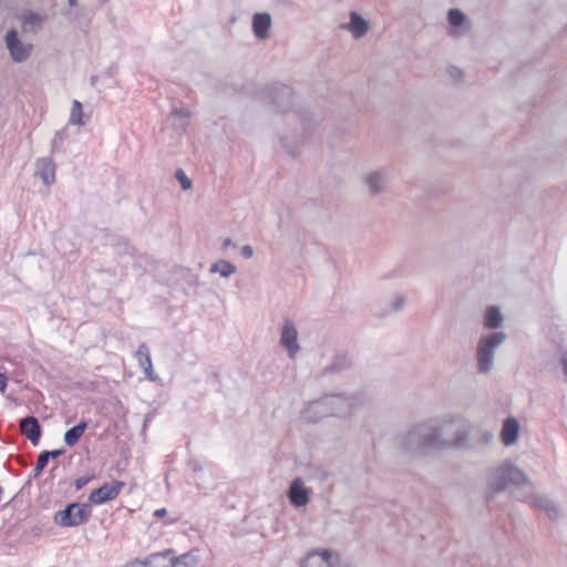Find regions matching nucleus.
<instances>
[{
	"mask_svg": "<svg viewBox=\"0 0 567 567\" xmlns=\"http://www.w3.org/2000/svg\"><path fill=\"white\" fill-rule=\"evenodd\" d=\"M271 16L269 13H255L252 17V31L257 39L266 40L271 28Z\"/></svg>",
	"mask_w": 567,
	"mask_h": 567,
	"instance_id": "obj_16",
	"label": "nucleus"
},
{
	"mask_svg": "<svg viewBox=\"0 0 567 567\" xmlns=\"http://www.w3.org/2000/svg\"><path fill=\"white\" fill-rule=\"evenodd\" d=\"M406 303V299L403 296H395L390 303L389 312L400 311Z\"/></svg>",
	"mask_w": 567,
	"mask_h": 567,
	"instance_id": "obj_31",
	"label": "nucleus"
},
{
	"mask_svg": "<svg viewBox=\"0 0 567 567\" xmlns=\"http://www.w3.org/2000/svg\"><path fill=\"white\" fill-rule=\"evenodd\" d=\"M20 430L33 445H37L41 435V427L34 416H28L21 420Z\"/></svg>",
	"mask_w": 567,
	"mask_h": 567,
	"instance_id": "obj_20",
	"label": "nucleus"
},
{
	"mask_svg": "<svg viewBox=\"0 0 567 567\" xmlns=\"http://www.w3.org/2000/svg\"><path fill=\"white\" fill-rule=\"evenodd\" d=\"M176 179L179 182L182 188L184 190H188L192 188L193 184L190 178L185 174L183 169H177L175 174Z\"/></svg>",
	"mask_w": 567,
	"mask_h": 567,
	"instance_id": "obj_30",
	"label": "nucleus"
},
{
	"mask_svg": "<svg viewBox=\"0 0 567 567\" xmlns=\"http://www.w3.org/2000/svg\"><path fill=\"white\" fill-rule=\"evenodd\" d=\"M519 422L515 417H507L503 422L501 441L505 446L514 445L519 437Z\"/></svg>",
	"mask_w": 567,
	"mask_h": 567,
	"instance_id": "obj_14",
	"label": "nucleus"
},
{
	"mask_svg": "<svg viewBox=\"0 0 567 567\" xmlns=\"http://www.w3.org/2000/svg\"><path fill=\"white\" fill-rule=\"evenodd\" d=\"M233 246H235V244L233 243V240L230 238H225L221 243L223 249H227Z\"/></svg>",
	"mask_w": 567,
	"mask_h": 567,
	"instance_id": "obj_39",
	"label": "nucleus"
},
{
	"mask_svg": "<svg viewBox=\"0 0 567 567\" xmlns=\"http://www.w3.org/2000/svg\"><path fill=\"white\" fill-rule=\"evenodd\" d=\"M270 103L281 112L288 110L291 105V90L286 85L274 89Z\"/></svg>",
	"mask_w": 567,
	"mask_h": 567,
	"instance_id": "obj_18",
	"label": "nucleus"
},
{
	"mask_svg": "<svg viewBox=\"0 0 567 567\" xmlns=\"http://www.w3.org/2000/svg\"><path fill=\"white\" fill-rule=\"evenodd\" d=\"M280 344L286 349L289 358L293 359L300 351L298 330L296 324L287 319L284 321L280 331Z\"/></svg>",
	"mask_w": 567,
	"mask_h": 567,
	"instance_id": "obj_9",
	"label": "nucleus"
},
{
	"mask_svg": "<svg viewBox=\"0 0 567 567\" xmlns=\"http://www.w3.org/2000/svg\"><path fill=\"white\" fill-rule=\"evenodd\" d=\"M49 462L48 454H43V452L39 455L37 465L34 467V476H38L43 468L47 466Z\"/></svg>",
	"mask_w": 567,
	"mask_h": 567,
	"instance_id": "obj_32",
	"label": "nucleus"
},
{
	"mask_svg": "<svg viewBox=\"0 0 567 567\" xmlns=\"http://www.w3.org/2000/svg\"><path fill=\"white\" fill-rule=\"evenodd\" d=\"M507 340V334L503 331L482 333L475 347V362L480 374H489L496 361L497 350Z\"/></svg>",
	"mask_w": 567,
	"mask_h": 567,
	"instance_id": "obj_3",
	"label": "nucleus"
},
{
	"mask_svg": "<svg viewBox=\"0 0 567 567\" xmlns=\"http://www.w3.org/2000/svg\"><path fill=\"white\" fill-rule=\"evenodd\" d=\"M504 318L499 308L489 306L485 309L483 326L485 329L496 330L503 326Z\"/></svg>",
	"mask_w": 567,
	"mask_h": 567,
	"instance_id": "obj_22",
	"label": "nucleus"
},
{
	"mask_svg": "<svg viewBox=\"0 0 567 567\" xmlns=\"http://www.w3.org/2000/svg\"><path fill=\"white\" fill-rule=\"evenodd\" d=\"M7 377L3 373H0V392L3 393L7 388Z\"/></svg>",
	"mask_w": 567,
	"mask_h": 567,
	"instance_id": "obj_37",
	"label": "nucleus"
},
{
	"mask_svg": "<svg viewBox=\"0 0 567 567\" xmlns=\"http://www.w3.org/2000/svg\"><path fill=\"white\" fill-rule=\"evenodd\" d=\"M311 489L301 477L292 480L288 491V499L296 507H305L310 502Z\"/></svg>",
	"mask_w": 567,
	"mask_h": 567,
	"instance_id": "obj_10",
	"label": "nucleus"
},
{
	"mask_svg": "<svg viewBox=\"0 0 567 567\" xmlns=\"http://www.w3.org/2000/svg\"><path fill=\"white\" fill-rule=\"evenodd\" d=\"M164 556L161 553L152 554L145 559H135L125 567H163Z\"/></svg>",
	"mask_w": 567,
	"mask_h": 567,
	"instance_id": "obj_24",
	"label": "nucleus"
},
{
	"mask_svg": "<svg viewBox=\"0 0 567 567\" xmlns=\"http://www.w3.org/2000/svg\"><path fill=\"white\" fill-rule=\"evenodd\" d=\"M164 556L163 567H195L198 557L194 551L185 553L178 557H172V550L162 553Z\"/></svg>",
	"mask_w": 567,
	"mask_h": 567,
	"instance_id": "obj_12",
	"label": "nucleus"
},
{
	"mask_svg": "<svg viewBox=\"0 0 567 567\" xmlns=\"http://www.w3.org/2000/svg\"><path fill=\"white\" fill-rule=\"evenodd\" d=\"M447 20L451 27L450 33L456 38L461 37L471 27L464 13L458 9H451L447 13Z\"/></svg>",
	"mask_w": 567,
	"mask_h": 567,
	"instance_id": "obj_13",
	"label": "nucleus"
},
{
	"mask_svg": "<svg viewBox=\"0 0 567 567\" xmlns=\"http://www.w3.org/2000/svg\"><path fill=\"white\" fill-rule=\"evenodd\" d=\"M436 451L464 449L470 441V424L460 415L426 420Z\"/></svg>",
	"mask_w": 567,
	"mask_h": 567,
	"instance_id": "obj_2",
	"label": "nucleus"
},
{
	"mask_svg": "<svg viewBox=\"0 0 567 567\" xmlns=\"http://www.w3.org/2000/svg\"><path fill=\"white\" fill-rule=\"evenodd\" d=\"M342 29L348 30L353 38L360 39L369 30V23L357 12L350 13V21L341 25Z\"/></svg>",
	"mask_w": 567,
	"mask_h": 567,
	"instance_id": "obj_17",
	"label": "nucleus"
},
{
	"mask_svg": "<svg viewBox=\"0 0 567 567\" xmlns=\"http://www.w3.org/2000/svg\"><path fill=\"white\" fill-rule=\"evenodd\" d=\"M167 511L165 508H159L154 512V515L158 518H162L166 515Z\"/></svg>",
	"mask_w": 567,
	"mask_h": 567,
	"instance_id": "obj_40",
	"label": "nucleus"
},
{
	"mask_svg": "<svg viewBox=\"0 0 567 567\" xmlns=\"http://www.w3.org/2000/svg\"><path fill=\"white\" fill-rule=\"evenodd\" d=\"M124 483L114 482L113 484H104L100 488L91 492L89 499L94 504H103L107 501L114 499L121 492Z\"/></svg>",
	"mask_w": 567,
	"mask_h": 567,
	"instance_id": "obj_11",
	"label": "nucleus"
},
{
	"mask_svg": "<svg viewBox=\"0 0 567 567\" xmlns=\"http://www.w3.org/2000/svg\"><path fill=\"white\" fill-rule=\"evenodd\" d=\"M69 124L79 125V126H82L85 124L83 121L82 104L78 100H74L72 102V107H71L70 117H69Z\"/></svg>",
	"mask_w": 567,
	"mask_h": 567,
	"instance_id": "obj_28",
	"label": "nucleus"
},
{
	"mask_svg": "<svg viewBox=\"0 0 567 567\" xmlns=\"http://www.w3.org/2000/svg\"><path fill=\"white\" fill-rule=\"evenodd\" d=\"M351 365V360L347 354H338L332 361L326 367L327 372H340L348 369Z\"/></svg>",
	"mask_w": 567,
	"mask_h": 567,
	"instance_id": "obj_27",
	"label": "nucleus"
},
{
	"mask_svg": "<svg viewBox=\"0 0 567 567\" xmlns=\"http://www.w3.org/2000/svg\"><path fill=\"white\" fill-rule=\"evenodd\" d=\"M4 44L14 63H24L33 53V44L24 41L17 30H10L4 37Z\"/></svg>",
	"mask_w": 567,
	"mask_h": 567,
	"instance_id": "obj_7",
	"label": "nucleus"
},
{
	"mask_svg": "<svg viewBox=\"0 0 567 567\" xmlns=\"http://www.w3.org/2000/svg\"><path fill=\"white\" fill-rule=\"evenodd\" d=\"M35 174L45 185H51L55 181V165L50 157H42L35 162Z\"/></svg>",
	"mask_w": 567,
	"mask_h": 567,
	"instance_id": "obj_15",
	"label": "nucleus"
},
{
	"mask_svg": "<svg viewBox=\"0 0 567 567\" xmlns=\"http://www.w3.org/2000/svg\"><path fill=\"white\" fill-rule=\"evenodd\" d=\"M43 17L37 13L25 14L22 19V29L27 33H38L43 27Z\"/></svg>",
	"mask_w": 567,
	"mask_h": 567,
	"instance_id": "obj_23",
	"label": "nucleus"
},
{
	"mask_svg": "<svg viewBox=\"0 0 567 567\" xmlns=\"http://www.w3.org/2000/svg\"><path fill=\"white\" fill-rule=\"evenodd\" d=\"M69 4H70L71 7H74V6L76 4V0H69Z\"/></svg>",
	"mask_w": 567,
	"mask_h": 567,
	"instance_id": "obj_41",
	"label": "nucleus"
},
{
	"mask_svg": "<svg viewBox=\"0 0 567 567\" xmlns=\"http://www.w3.org/2000/svg\"><path fill=\"white\" fill-rule=\"evenodd\" d=\"M360 392L327 394L308 403L301 412L305 421L316 423L324 417H350L362 404Z\"/></svg>",
	"mask_w": 567,
	"mask_h": 567,
	"instance_id": "obj_1",
	"label": "nucleus"
},
{
	"mask_svg": "<svg viewBox=\"0 0 567 567\" xmlns=\"http://www.w3.org/2000/svg\"><path fill=\"white\" fill-rule=\"evenodd\" d=\"M519 498L524 502L529 503L532 506L540 508L543 511L549 501V498H547L546 496L537 495V494L523 495V496H519Z\"/></svg>",
	"mask_w": 567,
	"mask_h": 567,
	"instance_id": "obj_29",
	"label": "nucleus"
},
{
	"mask_svg": "<svg viewBox=\"0 0 567 567\" xmlns=\"http://www.w3.org/2000/svg\"><path fill=\"white\" fill-rule=\"evenodd\" d=\"M87 424L85 422H81L78 425L68 430L64 434V442L68 446H74L81 436L83 435Z\"/></svg>",
	"mask_w": 567,
	"mask_h": 567,
	"instance_id": "obj_26",
	"label": "nucleus"
},
{
	"mask_svg": "<svg viewBox=\"0 0 567 567\" xmlns=\"http://www.w3.org/2000/svg\"><path fill=\"white\" fill-rule=\"evenodd\" d=\"M544 511L547 513V515L550 518H556L559 513L558 507L550 499L548 501L547 505L544 507Z\"/></svg>",
	"mask_w": 567,
	"mask_h": 567,
	"instance_id": "obj_33",
	"label": "nucleus"
},
{
	"mask_svg": "<svg viewBox=\"0 0 567 567\" xmlns=\"http://www.w3.org/2000/svg\"><path fill=\"white\" fill-rule=\"evenodd\" d=\"M488 482L491 487L497 491H502L511 484H527L528 478L525 473L517 466L511 463H503L492 470Z\"/></svg>",
	"mask_w": 567,
	"mask_h": 567,
	"instance_id": "obj_5",
	"label": "nucleus"
},
{
	"mask_svg": "<svg viewBox=\"0 0 567 567\" xmlns=\"http://www.w3.org/2000/svg\"><path fill=\"white\" fill-rule=\"evenodd\" d=\"M136 358L138 361L140 367L143 369L145 377L150 381H157L158 377L155 374L152 365V360L150 355V349L145 343H142L137 351H136Z\"/></svg>",
	"mask_w": 567,
	"mask_h": 567,
	"instance_id": "obj_19",
	"label": "nucleus"
},
{
	"mask_svg": "<svg viewBox=\"0 0 567 567\" xmlns=\"http://www.w3.org/2000/svg\"><path fill=\"white\" fill-rule=\"evenodd\" d=\"M89 482L87 477H80L75 481V487L78 489H81L83 486H85Z\"/></svg>",
	"mask_w": 567,
	"mask_h": 567,
	"instance_id": "obj_36",
	"label": "nucleus"
},
{
	"mask_svg": "<svg viewBox=\"0 0 567 567\" xmlns=\"http://www.w3.org/2000/svg\"><path fill=\"white\" fill-rule=\"evenodd\" d=\"M244 258L250 259L254 256V248L250 245H245L240 248Z\"/></svg>",
	"mask_w": 567,
	"mask_h": 567,
	"instance_id": "obj_35",
	"label": "nucleus"
},
{
	"mask_svg": "<svg viewBox=\"0 0 567 567\" xmlns=\"http://www.w3.org/2000/svg\"><path fill=\"white\" fill-rule=\"evenodd\" d=\"M209 271L219 274L223 278H229L237 272V267L227 260L219 259L210 266Z\"/></svg>",
	"mask_w": 567,
	"mask_h": 567,
	"instance_id": "obj_25",
	"label": "nucleus"
},
{
	"mask_svg": "<svg viewBox=\"0 0 567 567\" xmlns=\"http://www.w3.org/2000/svg\"><path fill=\"white\" fill-rule=\"evenodd\" d=\"M64 136L65 135H64L63 131H59L55 133V135L52 140V151L58 150L62 145V143L64 141Z\"/></svg>",
	"mask_w": 567,
	"mask_h": 567,
	"instance_id": "obj_34",
	"label": "nucleus"
},
{
	"mask_svg": "<svg viewBox=\"0 0 567 567\" xmlns=\"http://www.w3.org/2000/svg\"><path fill=\"white\" fill-rule=\"evenodd\" d=\"M190 111L184 107H174L169 114L168 120L172 122V125L178 132H185L188 122L190 118Z\"/></svg>",
	"mask_w": 567,
	"mask_h": 567,
	"instance_id": "obj_21",
	"label": "nucleus"
},
{
	"mask_svg": "<svg viewBox=\"0 0 567 567\" xmlns=\"http://www.w3.org/2000/svg\"><path fill=\"white\" fill-rule=\"evenodd\" d=\"M361 181L370 194L381 195L388 187V173L385 169H370L362 174Z\"/></svg>",
	"mask_w": 567,
	"mask_h": 567,
	"instance_id": "obj_8",
	"label": "nucleus"
},
{
	"mask_svg": "<svg viewBox=\"0 0 567 567\" xmlns=\"http://www.w3.org/2000/svg\"><path fill=\"white\" fill-rule=\"evenodd\" d=\"M91 515V508L86 504L73 503L64 509L56 512L54 522L62 527H73L84 524Z\"/></svg>",
	"mask_w": 567,
	"mask_h": 567,
	"instance_id": "obj_6",
	"label": "nucleus"
},
{
	"mask_svg": "<svg viewBox=\"0 0 567 567\" xmlns=\"http://www.w3.org/2000/svg\"><path fill=\"white\" fill-rule=\"evenodd\" d=\"M398 446L406 452L423 454L436 451L426 421L414 424L398 437Z\"/></svg>",
	"mask_w": 567,
	"mask_h": 567,
	"instance_id": "obj_4",
	"label": "nucleus"
},
{
	"mask_svg": "<svg viewBox=\"0 0 567 567\" xmlns=\"http://www.w3.org/2000/svg\"><path fill=\"white\" fill-rule=\"evenodd\" d=\"M61 453H62V451H61V450H54V451H45V452H43V454H48V458H50V457L55 458V457L60 456V455H61Z\"/></svg>",
	"mask_w": 567,
	"mask_h": 567,
	"instance_id": "obj_38",
	"label": "nucleus"
}]
</instances>
